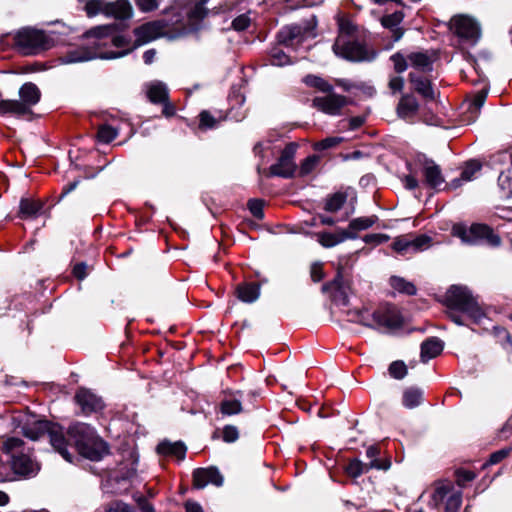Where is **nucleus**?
<instances>
[{
	"label": "nucleus",
	"mask_w": 512,
	"mask_h": 512,
	"mask_svg": "<svg viewBox=\"0 0 512 512\" xmlns=\"http://www.w3.org/2000/svg\"><path fill=\"white\" fill-rule=\"evenodd\" d=\"M408 55L409 65L418 73L428 74L433 71L434 59L426 51L411 52Z\"/></svg>",
	"instance_id": "c85d7f7f"
},
{
	"label": "nucleus",
	"mask_w": 512,
	"mask_h": 512,
	"mask_svg": "<svg viewBox=\"0 0 512 512\" xmlns=\"http://www.w3.org/2000/svg\"><path fill=\"white\" fill-rule=\"evenodd\" d=\"M298 149L296 142H289L281 150L280 156L276 163L269 167L267 177H281L284 179H291L295 177L297 165L294 161L295 154Z\"/></svg>",
	"instance_id": "0eeeda50"
},
{
	"label": "nucleus",
	"mask_w": 512,
	"mask_h": 512,
	"mask_svg": "<svg viewBox=\"0 0 512 512\" xmlns=\"http://www.w3.org/2000/svg\"><path fill=\"white\" fill-rule=\"evenodd\" d=\"M343 141H344L343 137L330 136V137H326L320 141L315 142L312 145V148L314 151L321 152V151H325V150L334 148V147L338 146L339 144H341Z\"/></svg>",
	"instance_id": "09e8293b"
},
{
	"label": "nucleus",
	"mask_w": 512,
	"mask_h": 512,
	"mask_svg": "<svg viewBox=\"0 0 512 512\" xmlns=\"http://www.w3.org/2000/svg\"><path fill=\"white\" fill-rule=\"evenodd\" d=\"M251 24V19L248 14L244 13L238 15L236 18L232 20L231 28L235 31L242 32L248 29Z\"/></svg>",
	"instance_id": "774afa93"
},
{
	"label": "nucleus",
	"mask_w": 512,
	"mask_h": 512,
	"mask_svg": "<svg viewBox=\"0 0 512 512\" xmlns=\"http://www.w3.org/2000/svg\"><path fill=\"white\" fill-rule=\"evenodd\" d=\"M332 49L335 55L350 62L372 61L376 56L374 51H369L365 44L357 40L347 41L342 45L336 42Z\"/></svg>",
	"instance_id": "9b49d317"
},
{
	"label": "nucleus",
	"mask_w": 512,
	"mask_h": 512,
	"mask_svg": "<svg viewBox=\"0 0 512 512\" xmlns=\"http://www.w3.org/2000/svg\"><path fill=\"white\" fill-rule=\"evenodd\" d=\"M77 453L90 461L97 462L111 452L109 444L103 438L97 436L95 439L85 444Z\"/></svg>",
	"instance_id": "412c9836"
},
{
	"label": "nucleus",
	"mask_w": 512,
	"mask_h": 512,
	"mask_svg": "<svg viewBox=\"0 0 512 512\" xmlns=\"http://www.w3.org/2000/svg\"><path fill=\"white\" fill-rule=\"evenodd\" d=\"M375 324L390 330L401 329L404 325V318L401 312L394 305H387L379 308L371 314Z\"/></svg>",
	"instance_id": "2eb2a0df"
},
{
	"label": "nucleus",
	"mask_w": 512,
	"mask_h": 512,
	"mask_svg": "<svg viewBox=\"0 0 512 512\" xmlns=\"http://www.w3.org/2000/svg\"><path fill=\"white\" fill-rule=\"evenodd\" d=\"M304 37V30L298 24L283 26L276 34V43L278 45L290 47L294 45L295 40L297 43L302 42Z\"/></svg>",
	"instance_id": "4be33fe9"
},
{
	"label": "nucleus",
	"mask_w": 512,
	"mask_h": 512,
	"mask_svg": "<svg viewBox=\"0 0 512 512\" xmlns=\"http://www.w3.org/2000/svg\"><path fill=\"white\" fill-rule=\"evenodd\" d=\"M264 205L265 201L258 198H251L247 202L248 210L258 220H262L265 216Z\"/></svg>",
	"instance_id": "6e6d98bb"
},
{
	"label": "nucleus",
	"mask_w": 512,
	"mask_h": 512,
	"mask_svg": "<svg viewBox=\"0 0 512 512\" xmlns=\"http://www.w3.org/2000/svg\"><path fill=\"white\" fill-rule=\"evenodd\" d=\"M462 504V492L451 494L445 504V512H458Z\"/></svg>",
	"instance_id": "680f3d73"
},
{
	"label": "nucleus",
	"mask_w": 512,
	"mask_h": 512,
	"mask_svg": "<svg viewBox=\"0 0 512 512\" xmlns=\"http://www.w3.org/2000/svg\"><path fill=\"white\" fill-rule=\"evenodd\" d=\"M405 15L402 11H395L392 14L383 15L380 19L381 25L389 30L399 27Z\"/></svg>",
	"instance_id": "49530a36"
},
{
	"label": "nucleus",
	"mask_w": 512,
	"mask_h": 512,
	"mask_svg": "<svg viewBox=\"0 0 512 512\" xmlns=\"http://www.w3.org/2000/svg\"><path fill=\"white\" fill-rule=\"evenodd\" d=\"M106 512H137L136 508L122 500H113L107 507Z\"/></svg>",
	"instance_id": "0e129e2a"
},
{
	"label": "nucleus",
	"mask_w": 512,
	"mask_h": 512,
	"mask_svg": "<svg viewBox=\"0 0 512 512\" xmlns=\"http://www.w3.org/2000/svg\"><path fill=\"white\" fill-rule=\"evenodd\" d=\"M410 91L418 94L425 103L434 102L440 92L434 89L432 80L423 73L410 72L408 74Z\"/></svg>",
	"instance_id": "ddd939ff"
},
{
	"label": "nucleus",
	"mask_w": 512,
	"mask_h": 512,
	"mask_svg": "<svg viewBox=\"0 0 512 512\" xmlns=\"http://www.w3.org/2000/svg\"><path fill=\"white\" fill-rule=\"evenodd\" d=\"M236 297L244 303H253L260 296L259 282H242L235 288Z\"/></svg>",
	"instance_id": "c756f323"
},
{
	"label": "nucleus",
	"mask_w": 512,
	"mask_h": 512,
	"mask_svg": "<svg viewBox=\"0 0 512 512\" xmlns=\"http://www.w3.org/2000/svg\"><path fill=\"white\" fill-rule=\"evenodd\" d=\"M423 160L421 164L423 166L422 174L424 177V184L435 191H440L439 188L445 183V178L442 174L441 168L434 162L433 159L427 158L424 154L422 155Z\"/></svg>",
	"instance_id": "a211bd4d"
},
{
	"label": "nucleus",
	"mask_w": 512,
	"mask_h": 512,
	"mask_svg": "<svg viewBox=\"0 0 512 512\" xmlns=\"http://www.w3.org/2000/svg\"><path fill=\"white\" fill-rule=\"evenodd\" d=\"M0 115H26V108L19 100H0Z\"/></svg>",
	"instance_id": "c9c22d12"
},
{
	"label": "nucleus",
	"mask_w": 512,
	"mask_h": 512,
	"mask_svg": "<svg viewBox=\"0 0 512 512\" xmlns=\"http://www.w3.org/2000/svg\"><path fill=\"white\" fill-rule=\"evenodd\" d=\"M156 452L161 456L175 457L177 460L183 461L186 457L187 446L183 441L163 440L156 446Z\"/></svg>",
	"instance_id": "a878e982"
},
{
	"label": "nucleus",
	"mask_w": 512,
	"mask_h": 512,
	"mask_svg": "<svg viewBox=\"0 0 512 512\" xmlns=\"http://www.w3.org/2000/svg\"><path fill=\"white\" fill-rule=\"evenodd\" d=\"M510 174V169L502 171L497 179L498 186L508 197L512 195V177Z\"/></svg>",
	"instance_id": "bf43d9fd"
},
{
	"label": "nucleus",
	"mask_w": 512,
	"mask_h": 512,
	"mask_svg": "<svg viewBox=\"0 0 512 512\" xmlns=\"http://www.w3.org/2000/svg\"><path fill=\"white\" fill-rule=\"evenodd\" d=\"M188 29L184 24L174 25L166 19H158L146 22L134 28L133 34L136 39L132 46L122 51H106L97 52L87 47H80L74 50L67 51L62 56V62L66 64L84 62L94 58L101 59H116L124 57L131 53L138 47L147 44L153 40L161 37H166L169 40H175L187 36Z\"/></svg>",
	"instance_id": "f257e3e1"
},
{
	"label": "nucleus",
	"mask_w": 512,
	"mask_h": 512,
	"mask_svg": "<svg viewBox=\"0 0 512 512\" xmlns=\"http://www.w3.org/2000/svg\"><path fill=\"white\" fill-rule=\"evenodd\" d=\"M378 219L379 218L377 215L354 218L349 222L347 230L357 234L358 231L366 230L372 227L378 221Z\"/></svg>",
	"instance_id": "ea45409f"
},
{
	"label": "nucleus",
	"mask_w": 512,
	"mask_h": 512,
	"mask_svg": "<svg viewBox=\"0 0 512 512\" xmlns=\"http://www.w3.org/2000/svg\"><path fill=\"white\" fill-rule=\"evenodd\" d=\"M230 398H225L220 402L219 411L223 416H233L243 412L241 398H243V391H225Z\"/></svg>",
	"instance_id": "5701e85b"
},
{
	"label": "nucleus",
	"mask_w": 512,
	"mask_h": 512,
	"mask_svg": "<svg viewBox=\"0 0 512 512\" xmlns=\"http://www.w3.org/2000/svg\"><path fill=\"white\" fill-rule=\"evenodd\" d=\"M239 430L236 426L227 424L222 429V440L226 443H234L239 439Z\"/></svg>",
	"instance_id": "338daca9"
},
{
	"label": "nucleus",
	"mask_w": 512,
	"mask_h": 512,
	"mask_svg": "<svg viewBox=\"0 0 512 512\" xmlns=\"http://www.w3.org/2000/svg\"><path fill=\"white\" fill-rule=\"evenodd\" d=\"M452 233L468 245H485L491 248L501 245L499 234L485 223H472L469 228L464 224H456L452 228Z\"/></svg>",
	"instance_id": "39448f33"
},
{
	"label": "nucleus",
	"mask_w": 512,
	"mask_h": 512,
	"mask_svg": "<svg viewBox=\"0 0 512 512\" xmlns=\"http://www.w3.org/2000/svg\"><path fill=\"white\" fill-rule=\"evenodd\" d=\"M11 463V469L13 475H17L22 478H32L36 476L40 470V465L34 462L31 457L23 452L19 454H12L11 459H8Z\"/></svg>",
	"instance_id": "f3484780"
},
{
	"label": "nucleus",
	"mask_w": 512,
	"mask_h": 512,
	"mask_svg": "<svg viewBox=\"0 0 512 512\" xmlns=\"http://www.w3.org/2000/svg\"><path fill=\"white\" fill-rule=\"evenodd\" d=\"M43 208V204L28 198H22L19 203V217L28 219L36 217Z\"/></svg>",
	"instance_id": "2f4dec72"
},
{
	"label": "nucleus",
	"mask_w": 512,
	"mask_h": 512,
	"mask_svg": "<svg viewBox=\"0 0 512 512\" xmlns=\"http://www.w3.org/2000/svg\"><path fill=\"white\" fill-rule=\"evenodd\" d=\"M136 475L135 468H125L110 474L109 481L120 484L123 481H129Z\"/></svg>",
	"instance_id": "13d9d810"
},
{
	"label": "nucleus",
	"mask_w": 512,
	"mask_h": 512,
	"mask_svg": "<svg viewBox=\"0 0 512 512\" xmlns=\"http://www.w3.org/2000/svg\"><path fill=\"white\" fill-rule=\"evenodd\" d=\"M389 283L393 289L401 294L414 296L417 293L416 286L403 277L393 275L390 277Z\"/></svg>",
	"instance_id": "e433bc0d"
},
{
	"label": "nucleus",
	"mask_w": 512,
	"mask_h": 512,
	"mask_svg": "<svg viewBox=\"0 0 512 512\" xmlns=\"http://www.w3.org/2000/svg\"><path fill=\"white\" fill-rule=\"evenodd\" d=\"M105 7V16L116 20L125 21L133 16V7L129 0H116L107 2Z\"/></svg>",
	"instance_id": "b1692460"
},
{
	"label": "nucleus",
	"mask_w": 512,
	"mask_h": 512,
	"mask_svg": "<svg viewBox=\"0 0 512 512\" xmlns=\"http://www.w3.org/2000/svg\"><path fill=\"white\" fill-rule=\"evenodd\" d=\"M134 3L140 12L147 14L156 11L161 0H134Z\"/></svg>",
	"instance_id": "e2e57ef3"
},
{
	"label": "nucleus",
	"mask_w": 512,
	"mask_h": 512,
	"mask_svg": "<svg viewBox=\"0 0 512 512\" xmlns=\"http://www.w3.org/2000/svg\"><path fill=\"white\" fill-rule=\"evenodd\" d=\"M118 136V131L109 124H102L97 129V140L100 143L108 144Z\"/></svg>",
	"instance_id": "79ce46f5"
},
{
	"label": "nucleus",
	"mask_w": 512,
	"mask_h": 512,
	"mask_svg": "<svg viewBox=\"0 0 512 512\" xmlns=\"http://www.w3.org/2000/svg\"><path fill=\"white\" fill-rule=\"evenodd\" d=\"M347 201V194L345 192H335L327 196L324 210L329 213L339 211Z\"/></svg>",
	"instance_id": "58836bf2"
},
{
	"label": "nucleus",
	"mask_w": 512,
	"mask_h": 512,
	"mask_svg": "<svg viewBox=\"0 0 512 512\" xmlns=\"http://www.w3.org/2000/svg\"><path fill=\"white\" fill-rule=\"evenodd\" d=\"M388 372L392 378L401 380L407 375L408 369L404 361L396 360L390 363Z\"/></svg>",
	"instance_id": "864d4df0"
},
{
	"label": "nucleus",
	"mask_w": 512,
	"mask_h": 512,
	"mask_svg": "<svg viewBox=\"0 0 512 512\" xmlns=\"http://www.w3.org/2000/svg\"><path fill=\"white\" fill-rule=\"evenodd\" d=\"M12 421L15 428L20 429L23 436L30 440L36 441L47 435L52 447L67 462H73L74 455L61 446L64 441V430L60 424L47 419H37L36 415L26 412L13 415Z\"/></svg>",
	"instance_id": "f03ea898"
},
{
	"label": "nucleus",
	"mask_w": 512,
	"mask_h": 512,
	"mask_svg": "<svg viewBox=\"0 0 512 512\" xmlns=\"http://www.w3.org/2000/svg\"><path fill=\"white\" fill-rule=\"evenodd\" d=\"M199 129L202 131L210 130L216 128L218 121L217 119L208 111L202 110L199 113Z\"/></svg>",
	"instance_id": "3c124183"
},
{
	"label": "nucleus",
	"mask_w": 512,
	"mask_h": 512,
	"mask_svg": "<svg viewBox=\"0 0 512 512\" xmlns=\"http://www.w3.org/2000/svg\"><path fill=\"white\" fill-rule=\"evenodd\" d=\"M420 103L413 92L402 93L396 111L400 118L406 119L418 113Z\"/></svg>",
	"instance_id": "393cba45"
},
{
	"label": "nucleus",
	"mask_w": 512,
	"mask_h": 512,
	"mask_svg": "<svg viewBox=\"0 0 512 512\" xmlns=\"http://www.w3.org/2000/svg\"><path fill=\"white\" fill-rule=\"evenodd\" d=\"M0 44L11 47L22 55H38L55 46V40L44 30L34 27H23L15 33H7L1 36Z\"/></svg>",
	"instance_id": "7ed1b4c3"
},
{
	"label": "nucleus",
	"mask_w": 512,
	"mask_h": 512,
	"mask_svg": "<svg viewBox=\"0 0 512 512\" xmlns=\"http://www.w3.org/2000/svg\"><path fill=\"white\" fill-rule=\"evenodd\" d=\"M432 238L426 234H420L410 239V249L413 252L423 251L431 246Z\"/></svg>",
	"instance_id": "603ef678"
},
{
	"label": "nucleus",
	"mask_w": 512,
	"mask_h": 512,
	"mask_svg": "<svg viewBox=\"0 0 512 512\" xmlns=\"http://www.w3.org/2000/svg\"><path fill=\"white\" fill-rule=\"evenodd\" d=\"M351 104H353L351 98L335 93L334 89L332 92H328L326 96L315 97L312 100L313 108L331 116L340 115L342 109Z\"/></svg>",
	"instance_id": "f8f14e48"
},
{
	"label": "nucleus",
	"mask_w": 512,
	"mask_h": 512,
	"mask_svg": "<svg viewBox=\"0 0 512 512\" xmlns=\"http://www.w3.org/2000/svg\"><path fill=\"white\" fill-rule=\"evenodd\" d=\"M73 401L79 409L76 414L86 417L102 413L106 407L102 397L86 387H79L76 390Z\"/></svg>",
	"instance_id": "9d476101"
},
{
	"label": "nucleus",
	"mask_w": 512,
	"mask_h": 512,
	"mask_svg": "<svg viewBox=\"0 0 512 512\" xmlns=\"http://www.w3.org/2000/svg\"><path fill=\"white\" fill-rule=\"evenodd\" d=\"M24 446V441L18 437H8L2 443V451L11 459L12 454H19L18 449Z\"/></svg>",
	"instance_id": "de8ad7c7"
},
{
	"label": "nucleus",
	"mask_w": 512,
	"mask_h": 512,
	"mask_svg": "<svg viewBox=\"0 0 512 512\" xmlns=\"http://www.w3.org/2000/svg\"><path fill=\"white\" fill-rule=\"evenodd\" d=\"M224 482V477L216 466L196 468L192 472V487L194 489H203L208 484L216 487H221Z\"/></svg>",
	"instance_id": "dca6fc26"
},
{
	"label": "nucleus",
	"mask_w": 512,
	"mask_h": 512,
	"mask_svg": "<svg viewBox=\"0 0 512 512\" xmlns=\"http://www.w3.org/2000/svg\"><path fill=\"white\" fill-rule=\"evenodd\" d=\"M493 334L497 339V342L507 351L512 350V335L510 332L502 326H494Z\"/></svg>",
	"instance_id": "a19ab883"
},
{
	"label": "nucleus",
	"mask_w": 512,
	"mask_h": 512,
	"mask_svg": "<svg viewBox=\"0 0 512 512\" xmlns=\"http://www.w3.org/2000/svg\"><path fill=\"white\" fill-rule=\"evenodd\" d=\"M487 96H488L487 89H482L474 95L473 99L469 102L468 108H467V113L469 114V116H468L469 120L475 121L478 118V116L480 114V110L483 107V105L487 99Z\"/></svg>",
	"instance_id": "473e14b6"
},
{
	"label": "nucleus",
	"mask_w": 512,
	"mask_h": 512,
	"mask_svg": "<svg viewBox=\"0 0 512 512\" xmlns=\"http://www.w3.org/2000/svg\"><path fill=\"white\" fill-rule=\"evenodd\" d=\"M511 451V447H505L491 453L488 460L484 463L483 468L500 463L510 455Z\"/></svg>",
	"instance_id": "052dcab7"
},
{
	"label": "nucleus",
	"mask_w": 512,
	"mask_h": 512,
	"mask_svg": "<svg viewBox=\"0 0 512 512\" xmlns=\"http://www.w3.org/2000/svg\"><path fill=\"white\" fill-rule=\"evenodd\" d=\"M482 168V164L480 161L476 159H470L467 162H465V166L463 171L461 172L462 179H465V181H471L474 177V175L480 171Z\"/></svg>",
	"instance_id": "5fc2aeb1"
},
{
	"label": "nucleus",
	"mask_w": 512,
	"mask_h": 512,
	"mask_svg": "<svg viewBox=\"0 0 512 512\" xmlns=\"http://www.w3.org/2000/svg\"><path fill=\"white\" fill-rule=\"evenodd\" d=\"M448 28L459 39L472 44L477 43L481 37L480 24L469 15H454L448 23Z\"/></svg>",
	"instance_id": "6e6552de"
},
{
	"label": "nucleus",
	"mask_w": 512,
	"mask_h": 512,
	"mask_svg": "<svg viewBox=\"0 0 512 512\" xmlns=\"http://www.w3.org/2000/svg\"><path fill=\"white\" fill-rule=\"evenodd\" d=\"M207 0H200L193 7H191L187 13L188 22H185L184 16L181 13H173V17L175 18L173 22L174 25L184 24L187 29V35L192 32H196L201 28L202 21L208 16L209 10L205 7Z\"/></svg>",
	"instance_id": "4468645a"
},
{
	"label": "nucleus",
	"mask_w": 512,
	"mask_h": 512,
	"mask_svg": "<svg viewBox=\"0 0 512 512\" xmlns=\"http://www.w3.org/2000/svg\"><path fill=\"white\" fill-rule=\"evenodd\" d=\"M127 27L128 25L123 22L98 25L87 30L83 37L86 39L95 38L94 48H99L102 45H106L105 42H102L103 40L110 38L114 33L124 31Z\"/></svg>",
	"instance_id": "6ab92c4d"
},
{
	"label": "nucleus",
	"mask_w": 512,
	"mask_h": 512,
	"mask_svg": "<svg viewBox=\"0 0 512 512\" xmlns=\"http://www.w3.org/2000/svg\"><path fill=\"white\" fill-rule=\"evenodd\" d=\"M20 103L26 108V114L32 113L31 106L36 105L41 99V91L33 82L24 83L19 89Z\"/></svg>",
	"instance_id": "cd10ccee"
},
{
	"label": "nucleus",
	"mask_w": 512,
	"mask_h": 512,
	"mask_svg": "<svg viewBox=\"0 0 512 512\" xmlns=\"http://www.w3.org/2000/svg\"><path fill=\"white\" fill-rule=\"evenodd\" d=\"M352 286L353 280L351 273L341 263H338L334 278L323 283L321 292L329 294L334 304L348 307L349 294L352 293Z\"/></svg>",
	"instance_id": "423d86ee"
},
{
	"label": "nucleus",
	"mask_w": 512,
	"mask_h": 512,
	"mask_svg": "<svg viewBox=\"0 0 512 512\" xmlns=\"http://www.w3.org/2000/svg\"><path fill=\"white\" fill-rule=\"evenodd\" d=\"M444 350V341L438 337H428L421 343L420 359L426 363L431 359L438 357Z\"/></svg>",
	"instance_id": "bb28decb"
},
{
	"label": "nucleus",
	"mask_w": 512,
	"mask_h": 512,
	"mask_svg": "<svg viewBox=\"0 0 512 512\" xmlns=\"http://www.w3.org/2000/svg\"><path fill=\"white\" fill-rule=\"evenodd\" d=\"M392 249L398 254L405 255L410 251V238L407 236H399L395 238L391 245Z\"/></svg>",
	"instance_id": "69168bd1"
},
{
	"label": "nucleus",
	"mask_w": 512,
	"mask_h": 512,
	"mask_svg": "<svg viewBox=\"0 0 512 512\" xmlns=\"http://www.w3.org/2000/svg\"><path fill=\"white\" fill-rule=\"evenodd\" d=\"M302 81L306 86L314 88L317 91L325 94H327L328 92H332V90L334 89L332 84H330L327 80L318 75L307 74Z\"/></svg>",
	"instance_id": "4c0bfd02"
},
{
	"label": "nucleus",
	"mask_w": 512,
	"mask_h": 512,
	"mask_svg": "<svg viewBox=\"0 0 512 512\" xmlns=\"http://www.w3.org/2000/svg\"><path fill=\"white\" fill-rule=\"evenodd\" d=\"M441 303L449 310L465 314L472 324L478 325L486 318L485 311L466 286L451 285Z\"/></svg>",
	"instance_id": "20e7f679"
},
{
	"label": "nucleus",
	"mask_w": 512,
	"mask_h": 512,
	"mask_svg": "<svg viewBox=\"0 0 512 512\" xmlns=\"http://www.w3.org/2000/svg\"><path fill=\"white\" fill-rule=\"evenodd\" d=\"M281 45L272 46L268 51V60L271 65L273 66H285L293 64V61L291 60V57L287 55L281 48Z\"/></svg>",
	"instance_id": "f704fd0d"
},
{
	"label": "nucleus",
	"mask_w": 512,
	"mask_h": 512,
	"mask_svg": "<svg viewBox=\"0 0 512 512\" xmlns=\"http://www.w3.org/2000/svg\"><path fill=\"white\" fill-rule=\"evenodd\" d=\"M343 470L348 477L356 479L363 475L362 461L358 458H352L344 465Z\"/></svg>",
	"instance_id": "8fccbe9b"
},
{
	"label": "nucleus",
	"mask_w": 512,
	"mask_h": 512,
	"mask_svg": "<svg viewBox=\"0 0 512 512\" xmlns=\"http://www.w3.org/2000/svg\"><path fill=\"white\" fill-rule=\"evenodd\" d=\"M146 96L152 104L159 105L170 97L169 89L164 82L153 81L147 87Z\"/></svg>",
	"instance_id": "7c9ffc66"
},
{
	"label": "nucleus",
	"mask_w": 512,
	"mask_h": 512,
	"mask_svg": "<svg viewBox=\"0 0 512 512\" xmlns=\"http://www.w3.org/2000/svg\"><path fill=\"white\" fill-rule=\"evenodd\" d=\"M97 431L89 424L76 422L71 424L64 433V441L61 446L69 452L68 447H73L77 452L88 442L95 439Z\"/></svg>",
	"instance_id": "1a4fd4ad"
},
{
	"label": "nucleus",
	"mask_w": 512,
	"mask_h": 512,
	"mask_svg": "<svg viewBox=\"0 0 512 512\" xmlns=\"http://www.w3.org/2000/svg\"><path fill=\"white\" fill-rule=\"evenodd\" d=\"M320 156L317 154H312L307 156L305 159L302 160L300 163L299 168V177H305L313 172V170L316 168L318 163L320 162Z\"/></svg>",
	"instance_id": "c03bdc74"
},
{
	"label": "nucleus",
	"mask_w": 512,
	"mask_h": 512,
	"mask_svg": "<svg viewBox=\"0 0 512 512\" xmlns=\"http://www.w3.org/2000/svg\"><path fill=\"white\" fill-rule=\"evenodd\" d=\"M389 60L393 63V69L396 74L405 72L409 66L408 55H404L402 51L392 54Z\"/></svg>",
	"instance_id": "a18cd8bd"
},
{
	"label": "nucleus",
	"mask_w": 512,
	"mask_h": 512,
	"mask_svg": "<svg viewBox=\"0 0 512 512\" xmlns=\"http://www.w3.org/2000/svg\"><path fill=\"white\" fill-rule=\"evenodd\" d=\"M455 482L459 487H465L467 483L472 482L476 478V473L464 468L455 470Z\"/></svg>",
	"instance_id": "4d7b16f0"
},
{
	"label": "nucleus",
	"mask_w": 512,
	"mask_h": 512,
	"mask_svg": "<svg viewBox=\"0 0 512 512\" xmlns=\"http://www.w3.org/2000/svg\"><path fill=\"white\" fill-rule=\"evenodd\" d=\"M423 402V391L419 387H409L404 390L402 404L408 409H413Z\"/></svg>",
	"instance_id": "72a5a7b5"
},
{
	"label": "nucleus",
	"mask_w": 512,
	"mask_h": 512,
	"mask_svg": "<svg viewBox=\"0 0 512 512\" xmlns=\"http://www.w3.org/2000/svg\"><path fill=\"white\" fill-rule=\"evenodd\" d=\"M107 2L105 0H87L84 6V11L88 18H93L98 14L105 16V7Z\"/></svg>",
	"instance_id": "37998d69"
},
{
	"label": "nucleus",
	"mask_w": 512,
	"mask_h": 512,
	"mask_svg": "<svg viewBox=\"0 0 512 512\" xmlns=\"http://www.w3.org/2000/svg\"><path fill=\"white\" fill-rule=\"evenodd\" d=\"M316 237L317 242L324 248H332L347 239H356L358 235L349 230L337 228L335 232L321 231L310 233Z\"/></svg>",
	"instance_id": "aec40b11"
}]
</instances>
